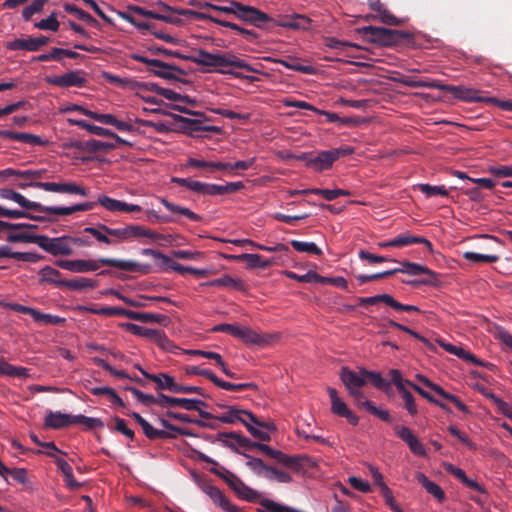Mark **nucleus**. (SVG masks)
<instances>
[{"mask_svg": "<svg viewBox=\"0 0 512 512\" xmlns=\"http://www.w3.org/2000/svg\"><path fill=\"white\" fill-rule=\"evenodd\" d=\"M55 264L62 269L76 273L96 271L100 268V265H106L128 272L142 273H147L149 268L148 265H141L135 261L113 258H99L98 260H57Z\"/></svg>", "mask_w": 512, "mask_h": 512, "instance_id": "nucleus-1", "label": "nucleus"}, {"mask_svg": "<svg viewBox=\"0 0 512 512\" xmlns=\"http://www.w3.org/2000/svg\"><path fill=\"white\" fill-rule=\"evenodd\" d=\"M187 59H190L199 66L209 68L233 67L243 69L247 72L260 73L258 68L250 65L245 60L232 53H210L200 49L195 56L187 57Z\"/></svg>", "mask_w": 512, "mask_h": 512, "instance_id": "nucleus-2", "label": "nucleus"}, {"mask_svg": "<svg viewBox=\"0 0 512 512\" xmlns=\"http://www.w3.org/2000/svg\"><path fill=\"white\" fill-rule=\"evenodd\" d=\"M12 185L20 188L26 189L28 187L38 188L45 190L47 192L54 193H66V194H77L81 196H88V190L81 185L76 184L75 182H66V183H55V182H31L30 180L20 179L18 177H14L12 181Z\"/></svg>", "mask_w": 512, "mask_h": 512, "instance_id": "nucleus-3", "label": "nucleus"}, {"mask_svg": "<svg viewBox=\"0 0 512 512\" xmlns=\"http://www.w3.org/2000/svg\"><path fill=\"white\" fill-rule=\"evenodd\" d=\"M361 31L370 42L384 46L397 44L408 37V34L404 31L376 26H366Z\"/></svg>", "mask_w": 512, "mask_h": 512, "instance_id": "nucleus-4", "label": "nucleus"}, {"mask_svg": "<svg viewBox=\"0 0 512 512\" xmlns=\"http://www.w3.org/2000/svg\"><path fill=\"white\" fill-rule=\"evenodd\" d=\"M219 406L224 407L227 410L219 416H214L213 419H216L222 423H227V424H234L236 422L241 423L243 417L246 416L254 424H256L260 427H265L267 431L275 430V426L273 423L260 421L252 412H250L248 410L240 409L236 406H224L222 404H219Z\"/></svg>", "mask_w": 512, "mask_h": 512, "instance_id": "nucleus-5", "label": "nucleus"}, {"mask_svg": "<svg viewBox=\"0 0 512 512\" xmlns=\"http://www.w3.org/2000/svg\"><path fill=\"white\" fill-rule=\"evenodd\" d=\"M34 239L41 249L53 256H70L73 254L69 236L50 238L46 235H38Z\"/></svg>", "mask_w": 512, "mask_h": 512, "instance_id": "nucleus-6", "label": "nucleus"}, {"mask_svg": "<svg viewBox=\"0 0 512 512\" xmlns=\"http://www.w3.org/2000/svg\"><path fill=\"white\" fill-rule=\"evenodd\" d=\"M439 90L449 92L454 98L469 103H486V99L488 98L481 96L480 90L465 86H454L440 83Z\"/></svg>", "mask_w": 512, "mask_h": 512, "instance_id": "nucleus-7", "label": "nucleus"}, {"mask_svg": "<svg viewBox=\"0 0 512 512\" xmlns=\"http://www.w3.org/2000/svg\"><path fill=\"white\" fill-rule=\"evenodd\" d=\"M234 7L236 9L235 17L245 23L260 27L262 23L270 20L268 14L253 6L244 5L239 2V5H234Z\"/></svg>", "mask_w": 512, "mask_h": 512, "instance_id": "nucleus-8", "label": "nucleus"}, {"mask_svg": "<svg viewBox=\"0 0 512 512\" xmlns=\"http://www.w3.org/2000/svg\"><path fill=\"white\" fill-rule=\"evenodd\" d=\"M83 75L84 72L82 70H74L59 76H48L45 80L48 84L62 88H81L84 87L86 84V79Z\"/></svg>", "mask_w": 512, "mask_h": 512, "instance_id": "nucleus-9", "label": "nucleus"}, {"mask_svg": "<svg viewBox=\"0 0 512 512\" xmlns=\"http://www.w3.org/2000/svg\"><path fill=\"white\" fill-rule=\"evenodd\" d=\"M252 449H258L268 457L275 459L278 463L284 465L287 468L298 470L301 466L300 459L298 457L286 455L283 452L275 450L266 444L252 442Z\"/></svg>", "mask_w": 512, "mask_h": 512, "instance_id": "nucleus-10", "label": "nucleus"}, {"mask_svg": "<svg viewBox=\"0 0 512 512\" xmlns=\"http://www.w3.org/2000/svg\"><path fill=\"white\" fill-rule=\"evenodd\" d=\"M101 229L108 235L117 238L119 241H128L145 237V227L140 225H126L120 228H110L107 225H101Z\"/></svg>", "mask_w": 512, "mask_h": 512, "instance_id": "nucleus-11", "label": "nucleus"}, {"mask_svg": "<svg viewBox=\"0 0 512 512\" xmlns=\"http://www.w3.org/2000/svg\"><path fill=\"white\" fill-rule=\"evenodd\" d=\"M328 395L331 400V411L333 414L344 417L351 425H357L359 418L347 407L346 403L338 397L336 389L327 388Z\"/></svg>", "mask_w": 512, "mask_h": 512, "instance_id": "nucleus-12", "label": "nucleus"}, {"mask_svg": "<svg viewBox=\"0 0 512 512\" xmlns=\"http://www.w3.org/2000/svg\"><path fill=\"white\" fill-rule=\"evenodd\" d=\"M394 431L395 434L408 445L414 455L426 456L427 453L425 447L410 428L396 425L394 427Z\"/></svg>", "mask_w": 512, "mask_h": 512, "instance_id": "nucleus-13", "label": "nucleus"}, {"mask_svg": "<svg viewBox=\"0 0 512 512\" xmlns=\"http://www.w3.org/2000/svg\"><path fill=\"white\" fill-rule=\"evenodd\" d=\"M0 197L2 199L12 200L19 204L22 208L26 210H32L37 212H48V206H44L39 202H34L26 199L22 194L9 189V188H1L0 189Z\"/></svg>", "mask_w": 512, "mask_h": 512, "instance_id": "nucleus-14", "label": "nucleus"}, {"mask_svg": "<svg viewBox=\"0 0 512 512\" xmlns=\"http://www.w3.org/2000/svg\"><path fill=\"white\" fill-rule=\"evenodd\" d=\"M171 181L188 190L207 196H216V184L205 183L190 178L173 177Z\"/></svg>", "mask_w": 512, "mask_h": 512, "instance_id": "nucleus-15", "label": "nucleus"}, {"mask_svg": "<svg viewBox=\"0 0 512 512\" xmlns=\"http://www.w3.org/2000/svg\"><path fill=\"white\" fill-rule=\"evenodd\" d=\"M137 369L141 372V374L148 380L154 382L156 384V390H168L170 392L176 393L178 383L175 382L174 378L166 373L159 374H151L144 370L139 365L136 366Z\"/></svg>", "mask_w": 512, "mask_h": 512, "instance_id": "nucleus-16", "label": "nucleus"}, {"mask_svg": "<svg viewBox=\"0 0 512 512\" xmlns=\"http://www.w3.org/2000/svg\"><path fill=\"white\" fill-rule=\"evenodd\" d=\"M197 405H203L207 407V404L199 399H188V398H176L161 394V407L162 408H174L181 407L185 410H199Z\"/></svg>", "mask_w": 512, "mask_h": 512, "instance_id": "nucleus-17", "label": "nucleus"}, {"mask_svg": "<svg viewBox=\"0 0 512 512\" xmlns=\"http://www.w3.org/2000/svg\"><path fill=\"white\" fill-rule=\"evenodd\" d=\"M0 138L15 140L32 146H45L47 144V141L37 135L11 130H0Z\"/></svg>", "mask_w": 512, "mask_h": 512, "instance_id": "nucleus-18", "label": "nucleus"}, {"mask_svg": "<svg viewBox=\"0 0 512 512\" xmlns=\"http://www.w3.org/2000/svg\"><path fill=\"white\" fill-rule=\"evenodd\" d=\"M340 378L348 391L362 388L366 385V380L362 374V368L355 372L347 367H343L340 372Z\"/></svg>", "mask_w": 512, "mask_h": 512, "instance_id": "nucleus-19", "label": "nucleus"}, {"mask_svg": "<svg viewBox=\"0 0 512 512\" xmlns=\"http://www.w3.org/2000/svg\"><path fill=\"white\" fill-rule=\"evenodd\" d=\"M45 174V170H16L13 168H7L0 170V179L7 180L9 177H18L24 180H30L31 182H39Z\"/></svg>", "mask_w": 512, "mask_h": 512, "instance_id": "nucleus-20", "label": "nucleus"}, {"mask_svg": "<svg viewBox=\"0 0 512 512\" xmlns=\"http://www.w3.org/2000/svg\"><path fill=\"white\" fill-rule=\"evenodd\" d=\"M164 115L171 117L175 123L181 124V129L184 131H214L215 127H203L202 121L199 119H191L171 112H163Z\"/></svg>", "mask_w": 512, "mask_h": 512, "instance_id": "nucleus-21", "label": "nucleus"}, {"mask_svg": "<svg viewBox=\"0 0 512 512\" xmlns=\"http://www.w3.org/2000/svg\"><path fill=\"white\" fill-rule=\"evenodd\" d=\"M369 6L372 11L376 12V15L373 16L374 19L377 18L382 23L391 26L400 24L397 17L393 15L380 0H370Z\"/></svg>", "mask_w": 512, "mask_h": 512, "instance_id": "nucleus-22", "label": "nucleus"}, {"mask_svg": "<svg viewBox=\"0 0 512 512\" xmlns=\"http://www.w3.org/2000/svg\"><path fill=\"white\" fill-rule=\"evenodd\" d=\"M141 253H142V255H145V256H152L155 259H160L161 264L163 266H168L169 268H171L172 270H174L180 274L190 273L191 267H185V266L179 264L178 262L173 261L170 257L162 254L160 251L146 248V249H143L141 251Z\"/></svg>", "mask_w": 512, "mask_h": 512, "instance_id": "nucleus-23", "label": "nucleus"}, {"mask_svg": "<svg viewBox=\"0 0 512 512\" xmlns=\"http://www.w3.org/2000/svg\"><path fill=\"white\" fill-rule=\"evenodd\" d=\"M229 258L237 261H245L249 269H267L273 264V261L271 259H263L262 256L259 254L245 253L241 255H233L230 256Z\"/></svg>", "mask_w": 512, "mask_h": 512, "instance_id": "nucleus-24", "label": "nucleus"}, {"mask_svg": "<svg viewBox=\"0 0 512 512\" xmlns=\"http://www.w3.org/2000/svg\"><path fill=\"white\" fill-rule=\"evenodd\" d=\"M45 427L52 429H61L73 423V416L61 412H49L45 418Z\"/></svg>", "mask_w": 512, "mask_h": 512, "instance_id": "nucleus-25", "label": "nucleus"}, {"mask_svg": "<svg viewBox=\"0 0 512 512\" xmlns=\"http://www.w3.org/2000/svg\"><path fill=\"white\" fill-rule=\"evenodd\" d=\"M96 202H85L76 204L70 207H56V206H48V212L49 214L56 215V216H67L71 215L75 212L79 211H89L92 210L96 206Z\"/></svg>", "mask_w": 512, "mask_h": 512, "instance_id": "nucleus-26", "label": "nucleus"}, {"mask_svg": "<svg viewBox=\"0 0 512 512\" xmlns=\"http://www.w3.org/2000/svg\"><path fill=\"white\" fill-rule=\"evenodd\" d=\"M207 286L212 287H227L238 291L245 290L246 284L239 278H233L230 275H223L220 278L213 279L206 283Z\"/></svg>", "mask_w": 512, "mask_h": 512, "instance_id": "nucleus-27", "label": "nucleus"}, {"mask_svg": "<svg viewBox=\"0 0 512 512\" xmlns=\"http://www.w3.org/2000/svg\"><path fill=\"white\" fill-rule=\"evenodd\" d=\"M392 244L394 247L398 248L412 244H424L429 250H432V243L428 239L422 236H414L411 234H400L396 236L392 239Z\"/></svg>", "mask_w": 512, "mask_h": 512, "instance_id": "nucleus-28", "label": "nucleus"}, {"mask_svg": "<svg viewBox=\"0 0 512 512\" xmlns=\"http://www.w3.org/2000/svg\"><path fill=\"white\" fill-rule=\"evenodd\" d=\"M157 6L163 10L171 11L178 15L193 16L194 18H196L198 20H208V21H211L214 23V20L216 18V17H214L210 14L204 13V12H197L194 10L183 9V8H174V7L167 5L166 3L162 2V1L157 2Z\"/></svg>", "mask_w": 512, "mask_h": 512, "instance_id": "nucleus-29", "label": "nucleus"}, {"mask_svg": "<svg viewBox=\"0 0 512 512\" xmlns=\"http://www.w3.org/2000/svg\"><path fill=\"white\" fill-rule=\"evenodd\" d=\"M415 477L417 481L425 488V490L433 497H435L439 502H443L445 500V493L442 488L435 482L429 480L426 475L418 472Z\"/></svg>", "mask_w": 512, "mask_h": 512, "instance_id": "nucleus-30", "label": "nucleus"}, {"mask_svg": "<svg viewBox=\"0 0 512 512\" xmlns=\"http://www.w3.org/2000/svg\"><path fill=\"white\" fill-rule=\"evenodd\" d=\"M401 265L402 267L394 268L393 270H397V273H406L412 276H417L421 274H426L432 277L436 276V273L429 269L427 266H423L418 263L403 261Z\"/></svg>", "mask_w": 512, "mask_h": 512, "instance_id": "nucleus-31", "label": "nucleus"}, {"mask_svg": "<svg viewBox=\"0 0 512 512\" xmlns=\"http://www.w3.org/2000/svg\"><path fill=\"white\" fill-rule=\"evenodd\" d=\"M439 345L447 352L456 355L457 357L477 364L479 366H484V364L479 361L473 354L465 351L463 348L447 343L443 340H438Z\"/></svg>", "mask_w": 512, "mask_h": 512, "instance_id": "nucleus-32", "label": "nucleus"}, {"mask_svg": "<svg viewBox=\"0 0 512 512\" xmlns=\"http://www.w3.org/2000/svg\"><path fill=\"white\" fill-rule=\"evenodd\" d=\"M232 490L236 493V495L248 502H259L260 493L251 487L247 486L240 478L236 481L235 486Z\"/></svg>", "mask_w": 512, "mask_h": 512, "instance_id": "nucleus-33", "label": "nucleus"}, {"mask_svg": "<svg viewBox=\"0 0 512 512\" xmlns=\"http://www.w3.org/2000/svg\"><path fill=\"white\" fill-rule=\"evenodd\" d=\"M334 162L335 159L331 150L321 151L315 157L309 159V164L319 171L329 169Z\"/></svg>", "mask_w": 512, "mask_h": 512, "instance_id": "nucleus-34", "label": "nucleus"}, {"mask_svg": "<svg viewBox=\"0 0 512 512\" xmlns=\"http://www.w3.org/2000/svg\"><path fill=\"white\" fill-rule=\"evenodd\" d=\"M150 71L161 78L168 79V80H177V75H185V71L175 65L168 64L164 62V66H155L150 69Z\"/></svg>", "mask_w": 512, "mask_h": 512, "instance_id": "nucleus-35", "label": "nucleus"}, {"mask_svg": "<svg viewBox=\"0 0 512 512\" xmlns=\"http://www.w3.org/2000/svg\"><path fill=\"white\" fill-rule=\"evenodd\" d=\"M6 47L8 50H11V51H18V50H25V51H29V52L39 51L35 37L16 38V39L8 42Z\"/></svg>", "mask_w": 512, "mask_h": 512, "instance_id": "nucleus-36", "label": "nucleus"}, {"mask_svg": "<svg viewBox=\"0 0 512 512\" xmlns=\"http://www.w3.org/2000/svg\"><path fill=\"white\" fill-rule=\"evenodd\" d=\"M160 202L162 205L171 213L185 216L191 221L198 222L201 220V216L191 211L189 208L182 207L165 198H161Z\"/></svg>", "mask_w": 512, "mask_h": 512, "instance_id": "nucleus-37", "label": "nucleus"}, {"mask_svg": "<svg viewBox=\"0 0 512 512\" xmlns=\"http://www.w3.org/2000/svg\"><path fill=\"white\" fill-rule=\"evenodd\" d=\"M68 122L70 124H72V125L78 126V127L82 128V129H85L89 133L97 135V136H102V137L114 136V132L113 131H111L109 129H106V128H103V127H100V126H96V125L90 124V123H88L85 120L69 119Z\"/></svg>", "mask_w": 512, "mask_h": 512, "instance_id": "nucleus-38", "label": "nucleus"}, {"mask_svg": "<svg viewBox=\"0 0 512 512\" xmlns=\"http://www.w3.org/2000/svg\"><path fill=\"white\" fill-rule=\"evenodd\" d=\"M237 338L243 340L246 343H250V344L261 345V344L267 343V340L263 335L258 334L257 332L253 331L249 327L239 326V333L237 335Z\"/></svg>", "mask_w": 512, "mask_h": 512, "instance_id": "nucleus-39", "label": "nucleus"}, {"mask_svg": "<svg viewBox=\"0 0 512 512\" xmlns=\"http://www.w3.org/2000/svg\"><path fill=\"white\" fill-rule=\"evenodd\" d=\"M126 390L130 391L132 393V395L137 399L138 402L146 405V406H150V405H158L161 407V394L160 393L157 397L151 395V394H146L142 391H140L139 389L135 388V387H126Z\"/></svg>", "mask_w": 512, "mask_h": 512, "instance_id": "nucleus-40", "label": "nucleus"}, {"mask_svg": "<svg viewBox=\"0 0 512 512\" xmlns=\"http://www.w3.org/2000/svg\"><path fill=\"white\" fill-rule=\"evenodd\" d=\"M398 82L411 88H417V87H423V88H432L439 90L440 82L434 81V80H421V79H415L408 76H403L402 78L398 79Z\"/></svg>", "mask_w": 512, "mask_h": 512, "instance_id": "nucleus-41", "label": "nucleus"}, {"mask_svg": "<svg viewBox=\"0 0 512 512\" xmlns=\"http://www.w3.org/2000/svg\"><path fill=\"white\" fill-rule=\"evenodd\" d=\"M362 374L365 377L366 383L369 381L371 384L380 390H387L390 387V382L384 379L379 372L370 371L362 368Z\"/></svg>", "mask_w": 512, "mask_h": 512, "instance_id": "nucleus-42", "label": "nucleus"}, {"mask_svg": "<svg viewBox=\"0 0 512 512\" xmlns=\"http://www.w3.org/2000/svg\"><path fill=\"white\" fill-rule=\"evenodd\" d=\"M241 423L246 427V429L250 432V434L260 440V441H270V435L267 431H263L262 429H266L265 427H260L251 420L244 416Z\"/></svg>", "mask_w": 512, "mask_h": 512, "instance_id": "nucleus-43", "label": "nucleus"}, {"mask_svg": "<svg viewBox=\"0 0 512 512\" xmlns=\"http://www.w3.org/2000/svg\"><path fill=\"white\" fill-rule=\"evenodd\" d=\"M241 423L246 427V429L250 432V434L260 440V441H270V435L267 431H263L262 429H266L265 427H260L251 420L244 416Z\"/></svg>", "mask_w": 512, "mask_h": 512, "instance_id": "nucleus-44", "label": "nucleus"}, {"mask_svg": "<svg viewBox=\"0 0 512 512\" xmlns=\"http://www.w3.org/2000/svg\"><path fill=\"white\" fill-rule=\"evenodd\" d=\"M241 423L246 427V429L250 432V434L260 440V441H270V435L267 431H263L262 429H266L265 427H260L251 420L244 416Z\"/></svg>", "mask_w": 512, "mask_h": 512, "instance_id": "nucleus-45", "label": "nucleus"}, {"mask_svg": "<svg viewBox=\"0 0 512 512\" xmlns=\"http://www.w3.org/2000/svg\"><path fill=\"white\" fill-rule=\"evenodd\" d=\"M241 423L246 427V429L250 432V434L260 440V441H270V435L267 431H263L262 429H266L265 427H260L251 420L244 416Z\"/></svg>", "mask_w": 512, "mask_h": 512, "instance_id": "nucleus-46", "label": "nucleus"}, {"mask_svg": "<svg viewBox=\"0 0 512 512\" xmlns=\"http://www.w3.org/2000/svg\"><path fill=\"white\" fill-rule=\"evenodd\" d=\"M60 285H63L64 287H67L71 290L78 291V290H83L86 288H95L97 283H96V281H94L92 279L79 277V278H75L72 280L62 281V282H60Z\"/></svg>", "mask_w": 512, "mask_h": 512, "instance_id": "nucleus-47", "label": "nucleus"}, {"mask_svg": "<svg viewBox=\"0 0 512 512\" xmlns=\"http://www.w3.org/2000/svg\"><path fill=\"white\" fill-rule=\"evenodd\" d=\"M123 327L130 333H132L136 336H140V337L149 339L152 342H153V340L157 334V331H158V329L146 328L143 326L136 325L134 323H125V324H123Z\"/></svg>", "mask_w": 512, "mask_h": 512, "instance_id": "nucleus-48", "label": "nucleus"}, {"mask_svg": "<svg viewBox=\"0 0 512 512\" xmlns=\"http://www.w3.org/2000/svg\"><path fill=\"white\" fill-rule=\"evenodd\" d=\"M0 375L24 378L28 376V369L24 367H15L0 358Z\"/></svg>", "mask_w": 512, "mask_h": 512, "instance_id": "nucleus-49", "label": "nucleus"}, {"mask_svg": "<svg viewBox=\"0 0 512 512\" xmlns=\"http://www.w3.org/2000/svg\"><path fill=\"white\" fill-rule=\"evenodd\" d=\"M388 325L390 327H393V328H396L398 330H401L405 333H408L410 334L412 337H414L415 339L421 341L428 349H430L431 351H434L435 350V347L434 345L427 339L425 338L424 336H422L421 334H419L418 332L394 321V320H389L388 321Z\"/></svg>", "mask_w": 512, "mask_h": 512, "instance_id": "nucleus-50", "label": "nucleus"}, {"mask_svg": "<svg viewBox=\"0 0 512 512\" xmlns=\"http://www.w3.org/2000/svg\"><path fill=\"white\" fill-rule=\"evenodd\" d=\"M245 457L249 459L246 465L253 470L257 475L263 476L266 478L268 470L271 466H268L264 463V461L260 458L251 457L250 455L243 454Z\"/></svg>", "mask_w": 512, "mask_h": 512, "instance_id": "nucleus-51", "label": "nucleus"}, {"mask_svg": "<svg viewBox=\"0 0 512 512\" xmlns=\"http://www.w3.org/2000/svg\"><path fill=\"white\" fill-rule=\"evenodd\" d=\"M290 244L298 252L309 253L314 255L322 254V250L313 242L291 240Z\"/></svg>", "mask_w": 512, "mask_h": 512, "instance_id": "nucleus-52", "label": "nucleus"}, {"mask_svg": "<svg viewBox=\"0 0 512 512\" xmlns=\"http://www.w3.org/2000/svg\"><path fill=\"white\" fill-rule=\"evenodd\" d=\"M403 399L404 407L411 416H415L418 413V408L415 403V399L411 392L407 388H400L398 392Z\"/></svg>", "mask_w": 512, "mask_h": 512, "instance_id": "nucleus-53", "label": "nucleus"}, {"mask_svg": "<svg viewBox=\"0 0 512 512\" xmlns=\"http://www.w3.org/2000/svg\"><path fill=\"white\" fill-rule=\"evenodd\" d=\"M463 258L467 261L473 263L486 262V263H495L498 261L499 257L497 255L492 254H480L471 251H467L463 253Z\"/></svg>", "mask_w": 512, "mask_h": 512, "instance_id": "nucleus-54", "label": "nucleus"}, {"mask_svg": "<svg viewBox=\"0 0 512 512\" xmlns=\"http://www.w3.org/2000/svg\"><path fill=\"white\" fill-rule=\"evenodd\" d=\"M221 436L225 437V438H231L233 440V442L235 443L237 448L241 447V448L248 449V450L252 449V442L253 441H251L247 437H244L243 435H241L238 432H235V431H232V432H222Z\"/></svg>", "mask_w": 512, "mask_h": 512, "instance_id": "nucleus-55", "label": "nucleus"}, {"mask_svg": "<svg viewBox=\"0 0 512 512\" xmlns=\"http://www.w3.org/2000/svg\"><path fill=\"white\" fill-rule=\"evenodd\" d=\"M40 275H41L42 282L53 283L57 286H61L60 282L63 281V280L59 279V276L61 275V273L57 269L52 268L50 266H45L44 268H42L40 270Z\"/></svg>", "mask_w": 512, "mask_h": 512, "instance_id": "nucleus-56", "label": "nucleus"}, {"mask_svg": "<svg viewBox=\"0 0 512 512\" xmlns=\"http://www.w3.org/2000/svg\"><path fill=\"white\" fill-rule=\"evenodd\" d=\"M153 342L156 343L161 349L168 352L174 353L175 350L178 349V347L166 336V334L159 329Z\"/></svg>", "mask_w": 512, "mask_h": 512, "instance_id": "nucleus-57", "label": "nucleus"}, {"mask_svg": "<svg viewBox=\"0 0 512 512\" xmlns=\"http://www.w3.org/2000/svg\"><path fill=\"white\" fill-rule=\"evenodd\" d=\"M85 146H86L87 150L90 152H97V151L108 152V151L116 148V145L114 143L103 142V141L96 140V139H91V140L87 141L85 143Z\"/></svg>", "mask_w": 512, "mask_h": 512, "instance_id": "nucleus-58", "label": "nucleus"}, {"mask_svg": "<svg viewBox=\"0 0 512 512\" xmlns=\"http://www.w3.org/2000/svg\"><path fill=\"white\" fill-rule=\"evenodd\" d=\"M73 423L85 425L88 429L102 428L104 426L103 422L99 418L87 417L84 415H74Z\"/></svg>", "mask_w": 512, "mask_h": 512, "instance_id": "nucleus-59", "label": "nucleus"}, {"mask_svg": "<svg viewBox=\"0 0 512 512\" xmlns=\"http://www.w3.org/2000/svg\"><path fill=\"white\" fill-rule=\"evenodd\" d=\"M418 189L425 194L427 197H433L436 195L448 196L449 192L445 186H432L430 184H418Z\"/></svg>", "mask_w": 512, "mask_h": 512, "instance_id": "nucleus-60", "label": "nucleus"}, {"mask_svg": "<svg viewBox=\"0 0 512 512\" xmlns=\"http://www.w3.org/2000/svg\"><path fill=\"white\" fill-rule=\"evenodd\" d=\"M34 320L36 322H42L47 325H61L65 322V318L57 315L42 313L36 309Z\"/></svg>", "mask_w": 512, "mask_h": 512, "instance_id": "nucleus-61", "label": "nucleus"}, {"mask_svg": "<svg viewBox=\"0 0 512 512\" xmlns=\"http://www.w3.org/2000/svg\"><path fill=\"white\" fill-rule=\"evenodd\" d=\"M211 472L220 477L221 479H223L231 489L235 486L236 481H238L239 479L238 476H236L234 473L230 472L224 467L212 468Z\"/></svg>", "mask_w": 512, "mask_h": 512, "instance_id": "nucleus-62", "label": "nucleus"}, {"mask_svg": "<svg viewBox=\"0 0 512 512\" xmlns=\"http://www.w3.org/2000/svg\"><path fill=\"white\" fill-rule=\"evenodd\" d=\"M59 26H60V23L56 18L55 12L51 13V15L49 17H47L46 19H42L41 21L35 23L36 28H38L40 30H49V31H53V32L58 31Z\"/></svg>", "mask_w": 512, "mask_h": 512, "instance_id": "nucleus-63", "label": "nucleus"}, {"mask_svg": "<svg viewBox=\"0 0 512 512\" xmlns=\"http://www.w3.org/2000/svg\"><path fill=\"white\" fill-rule=\"evenodd\" d=\"M48 0H34L30 5L26 6L22 11V16L26 21H29L34 14L42 11L44 5Z\"/></svg>", "mask_w": 512, "mask_h": 512, "instance_id": "nucleus-64", "label": "nucleus"}]
</instances>
